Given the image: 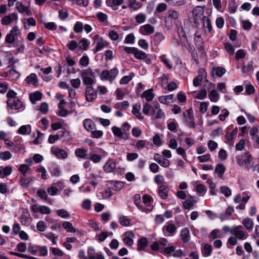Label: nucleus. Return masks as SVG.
Returning <instances> with one entry per match:
<instances>
[{
	"label": "nucleus",
	"instance_id": "c03bdc74",
	"mask_svg": "<svg viewBox=\"0 0 259 259\" xmlns=\"http://www.w3.org/2000/svg\"><path fill=\"white\" fill-rule=\"evenodd\" d=\"M212 251V247L208 244H206L203 246L202 249V253L203 256L207 257L211 254Z\"/></svg>",
	"mask_w": 259,
	"mask_h": 259
},
{
	"label": "nucleus",
	"instance_id": "4d7b16f0",
	"mask_svg": "<svg viewBox=\"0 0 259 259\" xmlns=\"http://www.w3.org/2000/svg\"><path fill=\"white\" fill-rule=\"evenodd\" d=\"M205 186L203 184H198L196 186V191L199 196H203L206 192Z\"/></svg>",
	"mask_w": 259,
	"mask_h": 259
},
{
	"label": "nucleus",
	"instance_id": "49530a36",
	"mask_svg": "<svg viewBox=\"0 0 259 259\" xmlns=\"http://www.w3.org/2000/svg\"><path fill=\"white\" fill-rule=\"evenodd\" d=\"M243 226L247 230H251L253 227V223L250 218H246L242 222Z\"/></svg>",
	"mask_w": 259,
	"mask_h": 259
},
{
	"label": "nucleus",
	"instance_id": "f257e3e1",
	"mask_svg": "<svg viewBox=\"0 0 259 259\" xmlns=\"http://www.w3.org/2000/svg\"><path fill=\"white\" fill-rule=\"evenodd\" d=\"M7 102L8 106V111L10 114L14 113L11 111L10 109L11 110H20V111H23L25 108L23 103L18 98L8 99Z\"/></svg>",
	"mask_w": 259,
	"mask_h": 259
},
{
	"label": "nucleus",
	"instance_id": "e433bc0d",
	"mask_svg": "<svg viewBox=\"0 0 259 259\" xmlns=\"http://www.w3.org/2000/svg\"><path fill=\"white\" fill-rule=\"evenodd\" d=\"M226 69L223 67H213L212 74L218 77H222L225 73Z\"/></svg>",
	"mask_w": 259,
	"mask_h": 259
},
{
	"label": "nucleus",
	"instance_id": "f03ea898",
	"mask_svg": "<svg viewBox=\"0 0 259 259\" xmlns=\"http://www.w3.org/2000/svg\"><path fill=\"white\" fill-rule=\"evenodd\" d=\"M182 119L183 122L190 128L195 127L193 112L192 108H190L183 112L182 114Z\"/></svg>",
	"mask_w": 259,
	"mask_h": 259
},
{
	"label": "nucleus",
	"instance_id": "f8f14e48",
	"mask_svg": "<svg viewBox=\"0 0 259 259\" xmlns=\"http://www.w3.org/2000/svg\"><path fill=\"white\" fill-rule=\"evenodd\" d=\"M123 235L124 236L123 238L124 243L128 246H132L134 244L133 238L135 237L134 233L131 231H126Z\"/></svg>",
	"mask_w": 259,
	"mask_h": 259
},
{
	"label": "nucleus",
	"instance_id": "2eb2a0df",
	"mask_svg": "<svg viewBox=\"0 0 259 259\" xmlns=\"http://www.w3.org/2000/svg\"><path fill=\"white\" fill-rule=\"evenodd\" d=\"M169 188L167 186L165 185H161L158 190V193L161 199H166L168 196Z\"/></svg>",
	"mask_w": 259,
	"mask_h": 259
},
{
	"label": "nucleus",
	"instance_id": "6e6552de",
	"mask_svg": "<svg viewBox=\"0 0 259 259\" xmlns=\"http://www.w3.org/2000/svg\"><path fill=\"white\" fill-rule=\"evenodd\" d=\"M199 75H197L193 81V84L195 87H198L201 84L204 77L206 76V73L204 69L200 68L198 70Z\"/></svg>",
	"mask_w": 259,
	"mask_h": 259
},
{
	"label": "nucleus",
	"instance_id": "b1692460",
	"mask_svg": "<svg viewBox=\"0 0 259 259\" xmlns=\"http://www.w3.org/2000/svg\"><path fill=\"white\" fill-rule=\"evenodd\" d=\"M12 168L11 166L4 167L0 166V178H3L10 175L12 173Z\"/></svg>",
	"mask_w": 259,
	"mask_h": 259
},
{
	"label": "nucleus",
	"instance_id": "7c9ffc66",
	"mask_svg": "<svg viewBox=\"0 0 259 259\" xmlns=\"http://www.w3.org/2000/svg\"><path fill=\"white\" fill-rule=\"evenodd\" d=\"M148 245V240L147 238L143 237L140 238L137 243V250L141 251L143 250Z\"/></svg>",
	"mask_w": 259,
	"mask_h": 259
},
{
	"label": "nucleus",
	"instance_id": "de8ad7c7",
	"mask_svg": "<svg viewBox=\"0 0 259 259\" xmlns=\"http://www.w3.org/2000/svg\"><path fill=\"white\" fill-rule=\"evenodd\" d=\"M134 57L139 60H143L147 57V54L143 52L142 51L139 50L137 48L134 53Z\"/></svg>",
	"mask_w": 259,
	"mask_h": 259
},
{
	"label": "nucleus",
	"instance_id": "5fc2aeb1",
	"mask_svg": "<svg viewBox=\"0 0 259 259\" xmlns=\"http://www.w3.org/2000/svg\"><path fill=\"white\" fill-rule=\"evenodd\" d=\"M134 76V73L133 72H131L130 73L129 75L124 76L123 77H122L120 79L119 82L121 84H126L128 83L129 81L133 79Z\"/></svg>",
	"mask_w": 259,
	"mask_h": 259
},
{
	"label": "nucleus",
	"instance_id": "8fccbe9b",
	"mask_svg": "<svg viewBox=\"0 0 259 259\" xmlns=\"http://www.w3.org/2000/svg\"><path fill=\"white\" fill-rule=\"evenodd\" d=\"M50 171L54 176L59 177L60 175V169L56 164H52L50 166Z\"/></svg>",
	"mask_w": 259,
	"mask_h": 259
},
{
	"label": "nucleus",
	"instance_id": "864d4df0",
	"mask_svg": "<svg viewBox=\"0 0 259 259\" xmlns=\"http://www.w3.org/2000/svg\"><path fill=\"white\" fill-rule=\"evenodd\" d=\"M209 98L211 102H216L219 99V95L215 90H213L209 94Z\"/></svg>",
	"mask_w": 259,
	"mask_h": 259
},
{
	"label": "nucleus",
	"instance_id": "603ef678",
	"mask_svg": "<svg viewBox=\"0 0 259 259\" xmlns=\"http://www.w3.org/2000/svg\"><path fill=\"white\" fill-rule=\"evenodd\" d=\"M36 194L41 199H44L48 202H49L50 199L49 198L47 192L45 190L39 189L37 191Z\"/></svg>",
	"mask_w": 259,
	"mask_h": 259
},
{
	"label": "nucleus",
	"instance_id": "aec40b11",
	"mask_svg": "<svg viewBox=\"0 0 259 259\" xmlns=\"http://www.w3.org/2000/svg\"><path fill=\"white\" fill-rule=\"evenodd\" d=\"M141 109V105L140 103H137L133 106L132 112L136 116V117L140 120H143L144 117L141 115L140 111Z\"/></svg>",
	"mask_w": 259,
	"mask_h": 259
},
{
	"label": "nucleus",
	"instance_id": "ddd939ff",
	"mask_svg": "<svg viewBox=\"0 0 259 259\" xmlns=\"http://www.w3.org/2000/svg\"><path fill=\"white\" fill-rule=\"evenodd\" d=\"M179 17V14L177 12L173 10H169L168 12V16L165 17V22L167 23L170 21V23L172 24L175 23Z\"/></svg>",
	"mask_w": 259,
	"mask_h": 259
},
{
	"label": "nucleus",
	"instance_id": "09e8293b",
	"mask_svg": "<svg viewBox=\"0 0 259 259\" xmlns=\"http://www.w3.org/2000/svg\"><path fill=\"white\" fill-rule=\"evenodd\" d=\"M63 227L68 232L75 233V229L73 227L72 224L69 222H64L63 223Z\"/></svg>",
	"mask_w": 259,
	"mask_h": 259
},
{
	"label": "nucleus",
	"instance_id": "f3484780",
	"mask_svg": "<svg viewBox=\"0 0 259 259\" xmlns=\"http://www.w3.org/2000/svg\"><path fill=\"white\" fill-rule=\"evenodd\" d=\"M75 154L76 157L83 159H89V155L88 154V150L84 148H78L75 150Z\"/></svg>",
	"mask_w": 259,
	"mask_h": 259
},
{
	"label": "nucleus",
	"instance_id": "dca6fc26",
	"mask_svg": "<svg viewBox=\"0 0 259 259\" xmlns=\"http://www.w3.org/2000/svg\"><path fill=\"white\" fill-rule=\"evenodd\" d=\"M152 111L155 115L156 118H162L164 117L165 115L162 110L160 109L159 104L156 103L152 108Z\"/></svg>",
	"mask_w": 259,
	"mask_h": 259
},
{
	"label": "nucleus",
	"instance_id": "052dcab7",
	"mask_svg": "<svg viewBox=\"0 0 259 259\" xmlns=\"http://www.w3.org/2000/svg\"><path fill=\"white\" fill-rule=\"evenodd\" d=\"M102 156L96 154L90 153L89 154V159L94 163H98L102 159Z\"/></svg>",
	"mask_w": 259,
	"mask_h": 259
},
{
	"label": "nucleus",
	"instance_id": "58836bf2",
	"mask_svg": "<svg viewBox=\"0 0 259 259\" xmlns=\"http://www.w3.org/2000/svg\"><path fill=\"white\" fill-rule=\"evenodd\" d=\"M32 181V179L30 177L25 178L21 177L19 181L20 185L23 188L27 187Z\"/></svg>",
	"mask_w": 259,
	"mask_h": 259
},
{
	"label": "nucleus",
	"instance_id": "bf43d9fd",
	"mask_svg": "<svg viewBox=\"0 0 259 259\" xmlns=\"http://www.w3.org/2000/svg\"><path fill=\"white\" fill-rule=\"evenodd\" d=\"M44 236L48 239L51 240L52 243L53 244H56L57 243V240L58 239V236H55V235L52 232H49L47 234H44Z\"/></svg>",
	"mask_w": 259,
	"mask_h": 259
},
{
	"label": "nucleus",
	"instance_id": "79ce46f5",
	"mask_svg": "<svg viewBox=\"0 0 259 259\" xmlns=\"http://www.w3.org/2000/svg\"><path fill=\"white\" fill-rule=\"evenodd\" d=\"M78 44L80 49L85 51L88 49L90 41L88 39L83 38L79 41Z\"/></svg>",
	"mask_w": 259,
	"mask_h": 259
},
{
	"label": "nucleus",
	"instance_id": "69168bd1",
	"mask_svg": "<svg viewBox=\"0 0 259 259\" xmlns=\"http://www.w3.org/2000/svg\"><path fill=\"white\" fill-rule=\"evenodd\" d=\"M252 157L250 154H247L244 160V166L246 168H250Z\"/></svg>",
	"mask_w": 259,
	"mask_h": 259
},
{
	"label": "nucleus",
	"instance_id": "bb28decb",
	"mask_svg": "<svg viewBox=\"0 0 259 259\" xmlns=\"http://www.w3.org/2000/svg\"><path fill=\"white\" fill-rule=\"evenodd\" d=\"M25 81L28 84H32L34 86L38 85V80L36 75L35 73H31L25 79Z\"/></svg>",
	"mask_w": 259,
	"mask_h": 259
},
{
	"label": "nucleus",
	"instance_id": "72a5a7b5",
	"mask_svg": "<svg viewBox=\"0 0 259 259\" xmlns=\"http://www.w3.org/2000/svg\"><path fill=\"white\" fill-rule=\"evenodd\" d=\"M222 235L221 231L217 229L213 230L208 235V238L210 240H214L222 238Z\"/></svg>",
	"mask_w": 259,
	"mask_h": 259
},
{
	"label": "nucleus",
	"instance_id": "39448f33",
	"mask_svg": "<svg viewBox=\"0 0 259 259\" xmlns=\"http://www.w3.org/2000/svg\"><path fill=\"white\" fill-rule=\"evenodd\" d=\"M204 10L202 7L197 6L192 11L193 17L195 23H199V21L204 18Z\"/></svg>",
	"mask_w": 259,
	"mask_h": 259
},
{
	"label": "nucleus",
	"instance_id": "13d9d810",
	"mask_svg": "<svg viewBox=\"0 0 259 259\" xmlns=\"http://www.w3.org/2000/svg\"><path fill=\"white\" fill-rule=\"evenodd\" d=\"M149 144V142L145 140H138L136 143V147L138 150L145 148Z\"/></svg>",
	"mask_w": 259,
	"mask_h": 259
},
{
	"label": "nucleus",
	"instance_id": "0eeeda50",
	"mask_svg": "<svg viewBox=\"0 0 259 259\" xmlns=\"http://www.w3.org/2000/svg\"><path fill=\"white\" fill-rule=\"evenodd\" d=\"M51 151L52 154L58 158L65 159L68 157V153L65 150L61 149L56 146H53Z\"/></svg>",
	"mask_w": 259,
	"mask_h": 259
},
{
	"label": "nucleus",
	"instance_id": "774afa93",
	"mask_svg": "<svg viewBox=\"0 0 259 259\" xmlns=\"http://www.w3.org/2000/svg\"><path fill=\"white\" fill-rule=\"evenodd\" d=\"M135 19L138 23L141 24L146 21V16L145 14L140 13L136 16Z\"/></svg>",
	"mask_w": 259,
	"mask_h": 259
},
{
	"label": "nucleus",
	"instance_id": "4468645a",
	"mask_svg": "<svg viewBox=\"0 0 259 259\" xmlns=\"http://www.w3.org/2000/svg\"><path fill=\"white\" fill-rule=\"evenodd\" d=\"M18 19V15L16 13H13L8 16H4L2 19V23L3 25H7L10 24L14 20Z\"/></svg>",
	"mask_w": 259,
	"mask_h": 259
},
{
	"label": "nucleus",
	"instance_id": "1a4fd4ad",
	"mask_svg": "<svg viewBox=\"0 0 259 259\" xmlns=\"http://www.w3.org/2000/svg\"><path fill=\"white\" fill-rule=\"evenodd\" d=\"M85 98L88 102H92L97 98V94L94 91L93 88L88 86L85 89Z\"/></svg>",
	"mask_w": 259,
	"mask_h": 259
},
{
	"label": "nucleus",
	"instance_id": "6ab92c4d",
	"mask_svg": "<svg viewBox=\"0 0 259 259\" xmlns=\"http://www.w3.org/2000/svg\"><path fill=\"white\" fill-rule=\"evenodd\" d=\"M108 45V43L103 38H100L97 42L96 47L93 50L94 54L103 50Z\"/></svg>",
	"mask_w": 259,
	"mask_h": 259
},
{
	"label": "nucleus",
	"instance_id": "20e7f679",
	"mask_svg": "<svg viewBox=\"0 0 259 259\" xmlns=\"http://www.w3.org/2000/svg\"><path fill=\"white\" fill-rule=\"evenodd\" d=\"M119 71L117 68H114L110 71L104 70L101 73L100 78L102 80H108L110 82H112L115 79Z\"/></svg>",
	"mask_w": 259,
	"mask_h": 259
},
{
	"label": "nucleus",
	"instance_id": "423d86ee",
	"mask_svg": "<svg viewBox=\"0 0 259 259\" xmlns=\"http://www.w3.org/2000/svg\"><path fill=\"white\" fill-rule=\"evenodd\" d=\"M20 33L18 28L17 26H14L10 32L8 34L5 38V41L7 43H13L15 40V37H17Z\"/></svg>",
	"mask_w": 259,
	"mask_h": 259
},
{
	"label": "nucleus",
	"instance_id": "ea45409f",
	"mask_svg": "<svg viewBox=\"0 0 259 259\" xmlns=\"http://www.w3.org/2000/svg\"><path fill=\"white\" fill-rule=\"evenodd\" d=\"M174 98L173 95H169L167 96H162L159 98V101L161 103L167 104L172 101Z\"/></svg>",
	"mask_w": 259,
	"mask_h": 259
},
{
	"label": "nucleus",
	"instance_id": "a878e982",
	"mask_svg": "<svg viewBox=\"0 0 259 259\" xmlns=\"http://www.w3.org/2000/svg\"><path fill=\"white\" fill-rule=\"evenodd\" d=\"M181 237L182 241L186 243L190 240V236L189 229L188 228H184L181 232Z\"/></svg>",
	"mask_w": 259,
	"mask_h": 259
},
{
	"label": "nucleus",
	"instance_id": "a211bd4d",
	"mask_svg": "<svg viewBox=\"0 0 259 259\" xmlns=\"http://www.w3.org/2000/svg\"><path fill=\"white\" fill-rule=\"evenodd\" d=\"M162 230L164 233H165V231H166L168 233V235L173 236L177 231V227L175 225L170 224L167 225H164L163 227ZM164 235L167 236L165 234Z\"/></svg>",
	"mask_w": 259,
	"mask_h": 259
},
{
	"label": "nucleus",
	"instance_id": "cd10ccee",
	"mask_svg": "<svg viewBox=\"0 0 259 259\" xmlns=\"http://www.w3.org/2000/svg\"><path fill=\"white\" fill-rule=\"evenodd\" d=\"M31 132V126L29 124L22 125L18 130L17 133L25 135H29Z\"/></svg>",
	"mask_w": 259,
	"mask_h": 259
},
{
	"label": "nucleus",
	"instance_id": "5701e85b",
	"mask_svg": "<svg viewBox=\"0 0 259 259\" xmlns=\"http://www.w3.org/2000/svg\"><path fill=\"white\" fill-rule=\"evenodd\" d=\"M42 93L39 91H36L29 94V99L32 104H35L37 101L41 99Z\"/></svg>",
	"mask_w": 259,
	"mask_h": 259
},
{
	"label": "nucleus",
	"instance_id": "4be33fe9",
	"mask_svg": "<svg viewBox=\"0 0 259 259\" xmlns=\"http://www.w3.org/2000/svg\"><path fill=\"white\" fill-rule=\"evenodd\" d=\"M124 0H107V5L111 7L113 10L116 11L118 6L123 3Z\"/></svg>",
	"mask_w": 259,
	"mask_h": 259
},
{
	"label": "nucleus",
	"instance_id": "338daca9",
	"mask_svg": "<svg viewBox=\"0 0 259 259\" xmlns=\"http://www.w3.org/2000/svg\"><path fill=\"white\" fill-rule=\"evenodd\" d=\"M129 106V103L127 101H124L122 102L117 103L115 106L114 108L115 109H126Z\"/></svg>",
	"mask_w": 259,
	"mask_h": 259
},
{
	"label": "nucleus",
	"instance_id": "4c0bfd02",
	"mask_svg": "<svg viewBox=\"0 0 259 259\" xmlns=\"http://www.w3.org/2000/svg\"><path fill=\"white\" fill-rule=\"evenodd\" d=\"M64 132L60 131L57 134L55 135H50L48 139V142L50 144H53L56 141L59 139L60 138L62 137L64 135Z\"/></svg>",
	"mask_w": 259,
	"mask_h": 259
},
{
	"label": "nucleus",
	"instance_id": "9d476101",
	"mask_svg": "<svg viewBox=\"0 0 259 259\" xmlns=\"http://www.w3.org/2000/svg\"><path fill=\"white\" fill-rule=\"evenodd\" d=\"M154 160L161 166L168 167L170 165L169 161L163 157L160 154L156 153L154 156Z\"/></svg>",
	"mask_w": 259,
	"mask_h": 259
},
{
	"label": "nucleus",
	"instance_id": "3c124183",
	"mask_svg": "<svg viewBox=\"0 0 259 259\" xmlns=\"http://www.w3.org/2000/svg\"><path fill=\"white\" fill-rule=\"evenodd\" d=\"M97 18L100 22L104 23L105 25L108 24V16L105 13L99 12L97 14Z\"/></svg>",
	"mask_w": 259,
	"mask_h": 259
},
{
	"label": "nucleus",
	"instance_id": "412c9836",
	"mask_svg": "<svg viewBox=\"0 0 259 259\" xmlns=\"http://www.w3.org/2000/svg\"><path fill=\"white\" fill-rule=\"evenodd\" d=\"M116 167V163L113 160L107 161L103 166L104 170L107 173L112 172Z\"/></svg>",
	"mask_w": 259,
	"mask_h": 259
},
{
	"label": "nucleus",
	"instance_id": "37998d69",
	"mask_svg": "<svg viewBox=\"0 0 259 259\" xmlns=\"http://www.w3.org/2000/svg\"><path fill=\"white\" fill-rule=\"evenodd\" d=\"M126 90L125 89L117 88L115 91L116 99L119 100H122L126 94Z\"/></svg>",
	"mask_w": 259,
	"mask_h": 259
},
{
	"label": "nucleus",
	"instance_id": "2f4dec72",
	"mask_svg": "<svg viewBox=\"0 0 259 259\" xmlns=\"http://www.w3.org/2000/svg\"><path fill=\"white\" fill-rule=\"evenodd\" d=\"M226 170V167L223 164L219 163L217 165L215 168V172L218 174L220 178H222V177Z\"/></svg>",
	"mask_w": 259,
	"mask_h": 259
},
{
	"label": "nucleus",
	"instance_id": "680f3d73",
	"mask_svg": "<svg viewBox=\"0 0 259 259\" xmlns=\"http://www.w3.org/2000/svg\"><path fill=\"white\" fill-rule=\"evenodd\" d=\"M81 77H91L94 76V73L91 68L82 70L80 72Z\"/></svg>",
	"mask_w": 259,
	"mask_h": 259
},
{
	"label": "nucleus",
	"instance_id": "7ed1b4c3",
	"mask_svg": "<svg viewBox=\"0 0 259 259\" xmlns=\"http://www.w3.org/2000/svg\"><path fill=\"white\" fill-rule=\"evenodd\" d=\"M231 233L237 239L241 240L246 239L248 236V234L244 230L241 225L233 226L231 228Z\"/></svg>",
	"mask_w": 259,
	"mask_h": 259
},
{
	"label": "nucleus",
	"instance_id": "c756f323",
	"mask_svg": "<svg viewBox=\"0 0 259 259\" xmlns=\"http://www.w3.org/2000/svg\"><path fill=\"white\" fill-rule=\"evenodd\" d=\"M109 184L112 186V189L116 191H118L122 189L124 186V183L120 181H110Z\"/></svg>",
	"mask_w": 259,
	"mask_h": 259
},
{
	"label": "nucleus",
	"instance_id": "473e14b6",
	"mask_svg": "<svg viewBox=\"0 0 259 259\" xmlns=\"http://www.w3.org/2000/svg\"><path fill=\"white\" fill-rule=\"evenodd\" d=\"M112 132L115 136L121 139L124 138L125 134L120 128L113 126L112 127Z\"/></svg>",
	"mask_w": 259,
	"mask_h": 259
},
{
	"label": "nucleus",
	"instance_id": "a19ab883",
	"mask_svg": "<svg viewBox=\"0 0 259 259\" xmlns=\"http://www.w3.org/2000/svg\"><path fill=\"white\" fill-rule=\"evenodd\" d=\"M152 89L145 91L141 95L142 98H144L147 101H150L154 98V95L152 93Z\"/></svg>",
	"mask_w": 259,
	"mask_h": 259
},
{
	"label": "nucleus",
	"instance_id": "e2e57ef3",
	"mask_svg": "<svg viewBox=\"0 0 259 259\" xmlns=\"http://www.w3.org/2000/svg\"><path fill=\"white\" fill-rule=\"evenodd\" d=\"M83 83L88 86H91L95 83L94 76L81 77Z\"/></svg>",
	"mask_w": 259,
	"mask_h": 259
},
{
	"label": "nucleus",
	"instance_id": "393cba45",
	"mask_svg": "<svg viewBox=\"0 0 259 259\" xmlns=\"http://www.w3.org/2000/svg\"><path fill=\"white\" fill-rule=\"evenodd\" d=\"M16 7L18 12L20 13H25L27 16H30L31 14L30 10L27 7L24 6L22 3L17 2L16 3Z\"/></svg>",
	"mask_w": 259,
	"mask_h": 259
},
{
	"label": "nucleus",
	"instance_id": "f704fd0d",
	"mask_svg": "<svg viewBox=\"0 0 259 259\" xmlns=\"http://www.w3.org/2000/svg\"><path fill=\"white\" fill-rule=\"evenodd\" d=\"M83 126L89 132H91L94 128V123L90 119H86L83 121Z\"/></svg>",
	"mask_w": 259,
	"mask_h": 259
},
{
	"label": "nucleus",
	"instance_id": "0e129e2a",
	"mask_svg": "<svg viewBox=\"0 0 259 259\" xmlns=\"http://www.w3.org/2000/svg\"><path fill=\"white\" fill-rule=\"evenodd\" d=\"M220 192L227 197L231 196L232 194L231 189L226 186H222L220 188Z\"/></svg>",
	"mask_w": 259,
	"mask_h": 259
},
{
	"label": "nucleus",
	"instance_id": "a18cd8bd",
	"mask_svg": "<svg viewBox=\"0 0 259 259\" xmlns=\"http://www.w3.org/2000/svg\"><path fill=\"white\" fill-rule=\"evenodd\" d=\"M131 220L126 216H120L119 218V222L120 225L122 226H129L131 223Z\"/></svg>",
	"mask_w": 259,
	"mask_h": 259
},
{
	"label": "nucleus",
	"instance_id": "6e6d98bb",
	"mask_svg": "<svg viewBox=\"0 0 259 259\" xmlns=\"http://www.w3.org/2000/svg\"><path fill=\"white\" fill-rule=\"evenodd\" d=\"M159 58L160 61L167 67L168 69H171L172 68V66L170 63V60L166 58L165 55L160 56Z\"/></svg>",
	"mask_w": 259,
	"mask_h": 259
},
{
	"label": "nucleus",
	"instance_id": "c85d7f7f",
	"mask_svg": "<svg viewBox=\"0 0 259 259\" xmlns=\"http://www.w3.org/2000/svg\"><path fill=\"white\" fill-rule=\"evenodd\" d=\"M142 6L141 3L137 0H129L128 7L133 11H137Z\"/></svg>",
	"mask_w": 259,
	"mask_h": 259
},
{
	"label": "nucleus",
	"instance_id": "c9c22d12",
	"mask_svg": "<svg viewBox=\"0 0 259 259\" xmlns=\"http://www.w3.org/2000/svg\"><path fill=\"white\" fill-rule=\"evenodd\" d=\"M134 202L139 209L142 211H145V209L143 208V206L141 203V196L140 194H137L134 195Z\"/></svg>",
	"mask_w": 259,
	"mask_h": 259
},
{
	"label": "nucleus",
	"instance_id": "9b49d317",
	"mask_svg": "<svg viewBox=\"0 0 259 259\" xmlns=\"http://www.w3.org/2000/svg\"><path fill=\"white\" fill-rule=\"evenodd\" d=\"M154 32V27L148 24L142 25L139 28V32L144 35L151 34Z\"/></svg>",
	"mask_w": 259,
	"mask_h": 259
}]
</instances>
